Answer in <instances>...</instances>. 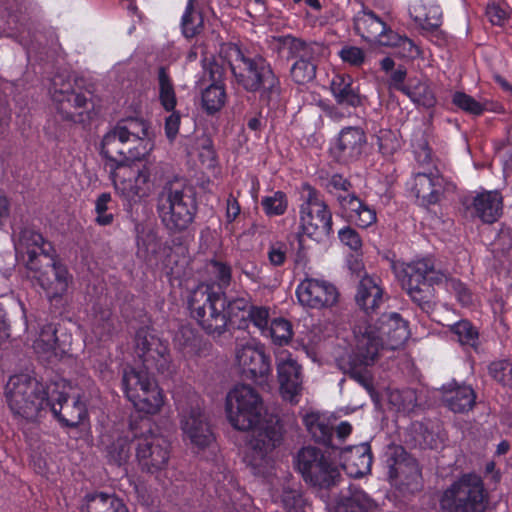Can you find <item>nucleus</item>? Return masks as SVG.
<instances>
[{
  "label": "nucleus",
  "mask_w": 512,
  "mask_h": 512,
  "mask_svg": "<svg viewBox=\"0 0 512 512\" xmlns=\"http://www.w3.org/2000/svg\"><path fill=\"white\" fill-rule=\"evenodd\" d=\"M296 295L303 306L313 309L330 307L337 302L338 291L324 280L304 279L297 287Z\"/></svg>",
  "instance_id": "obj_19"
},
{
  "label": "nucleus",
  "mask_w": 512,
  "mask_h": 512,
  "mask_svg": "<svg viewBox=\"0 0 512 512\" xmlns=\"http://www.w3.org/2000/svg\"><path fill=\"white\" fill-rule=\"evenodd\" d=\"M110 201L111 195L109 193H102L95 202V211L97 213L95 221L101 226L110 225L113 222V214L107 212Z\"/></svg>",
  "instance_id": "obj_58"
},
{
  "label": "nucleus",
  "mask_w": 512,
  "mask_h": 512,
  "mask_svg": "<svg viewBox=\"0 0 512 512\" xmlns=\"http://www.w3.org/2000/svg\"><path fill=\"white\" fill-rule=\"evenodd\" d=\"M162 165L143 166L137 171L135 184L143 188L159 184L156 211L163 226L172 234L182 233L194 222L198 211L197 193L193 185L179 176L163 177Z\"/></svg>",
  "instance_id": "obj_2"
},
{
  "label": "nucleus",
  "mask_w": 512,
  "mask_h": 512,
  "mask_svg": "<svg viewBox=\"0 0 512 512\" xmlns=\"http://www.w3.org/2000/svg\"><path fill=\"white\" fill-rule=\"evenodd\" d=\"M318 62L295 61L290 68V76L298 85L313 81L316 77Z\"/></svg>",
  "instance_id": "obj_51"
},
{
  "label": "nucleus",
  "mask_w": 512,
  "mask_h": 512,
  "mask_svg": "<svg viewBox=\"0 0 512 512\" xmlns=\"http://www.w3.org/2000/svg\"><path fill=\"white\" fill-rule=\"evenodd\" d=\"M115 127L129 138H134L140 147H146L147 152L153 148L154 133L150 124L141 117H127L117 122Z\"/></svg>",
  "instance_id": "obj_31"
},
{
  "label": "nucleus",
  "mask_w": 512,
  "mask_h": 512,
  "mask_svg": "<svg viewBox=\"0 0 512 512\" xmlns=\"http://www.w3.org/2000/svg\"><path fill=\"white\" fill-rule=\"evenodd\" d=\"M115 329L113 314L110 308L101 304L93 306L92 331L103 339L112 334Z\"/></svg>",
  "instance_id": "obj_38"
},
{
  "label": "nucleus",
  "mask_w": 512,
  "mask_h": 512,
  "mask_svg": "<svg viewBox=\"0 0 512 512\" xmlns=\"http://www.w3.org/2000/svg\"><path fill=\"white\" fill-rule=\"evenodd\" d=\"M376 502L361 488L350 485L341 490L333 512H373Z\"/></svg>",
  "instance_id": "obj_28"
},
{
  "label": "nucleus",
  "mask_w": 512,
  "mask_h": 512,
  "mask_svg": "<svg viewBox=\"0 0 512 512\" xmlns=\"http://www.w3.org/2000/svg\"><path fill=\"white\" fill-rule=\"evenodd\" d=\"M115 188L129 200H133L135 197L141 198L148 191V188L136 185L131 180H121L119 183L115 181Z\"/></svg>",
  "instance_id": "obj_60"
},
{
  "label": "nucleus",
  "mask_w": 512,
  "mask_h": 512,
  "mask_svg": "<svg viewBox=\"0 0 512 512\" xmlns=\"http://www.w3.org/2000/svg\"><path fill=\"white\" fill-rule=\"evenodd\" d=\"M434 283L402 286L411 299L425 312L433 309Z\"/></svg>",
  "instance_id": "obj_43"
},
{
  "label": "nucleus",
  "mask_w": 512,
  "mask_h": 512,
  "mask_svg": "<svg viewBox=\"0 0 512 512\" xmlns=\"http://www.w3.org/2000/svg\"><path fill=\"white\" fill-rule=\"evenodd\" d=\"M249 319L264 334L268 328L269 311L265 307L251 306L246 320Z\"/></svg>",
  "instance_id": "obj_62"
},
{
  "label": "nucleus",
  "mask_w": 512,
  "mask_h": 512,
  "mask_svg": "<svg viewBox=\"0 0 512 512\" xmlns=\"http://www.w3.org/2000/svg\"><path fill=\"white\" fill-rule=\"evenodd\" d=\"M122 385L128 400L145 414H156L163 405V396L150 371L144 369H125Z\"/></svg>",
  "instance_id": "obj_12"
},
{
  "label": "nucleus",
  "mask_w": 512,
  "mask_h": 512,
  "mask_svg": "<svg viewBox=\"0 0 512 512\" xmlns=\"http://www.w3.org/2000/svg\"><path fill=\"white\" fill-rule=\"evenodd\" d=\"M188 309L192 319L206 334L219 337L227 330L226 296L210 285L200 284L188 296Z\"/></svg>",
  "instance_id": "obj_4"
},
{
  "label": "nucleus",
  "mask_w": 512,
  "mask_h": 512,
  "mask_svg": "<svg viewBox=\"0 0 512 512\" xmlns=\"http://www.w3.org/2000/svg\"><path fill=\"white\" fill-rule=\"evenodd\" d=\"M415 104L421 105L426 108H431L435 105L436 99L431 88L423 82H418L415 85L409 84V87L404 92Z\"/></svg>",
  "instance_id": "obj_48"
},
{
  "label": "nucleus",
  "mask_w": 512,
  "mask_h": 512,
  "mask_svg": "<svg viewBox=\"0 0 512 512\" xmlns=\"http://www.w3.org/2000/svg\"><path fill=\"white\" fill-rule=\"evenodd\" d=\"M474 214L484 223L496 222L503 211V197L499 191H485L477 194L472 203Z\"/></svg>",
  "instance_id": "obj_29"
},
{
  "label": "nucleus",
  "mask_w": 512,
  "mask_h": 512,
  "mask_svg": "<svg viewBox=\"0 0 512 512\" xmlns=\"http://www.w3.org/2000/svg\"><path fill=\"white\" fill-rule=\"evenodd\" d=\"M47 407L65 426L75 428L86 416L85 404L79 399L69 401L67 395L58 389L57 384L47 386Z\"/></svg>",
  "instance_id": "obj_17"
},
{
  "label": "nucleus",
  "mask_w": 512,
  "mask_h": 512,
  "mask_svg": "<svg viewBox=\"0 0 512 512\" xmlns=\"http://www.w3.org/2000/svg\"><path fill=\"white\" fill-rule=\"evenodd\" d=\"M378 148L383 156L393 155L400 147L395 134L390 130L380 131L378 135Z\"/></svg>",
  "instance_id": "obj_57"
},
{
  "label": "nucleus",
  "mask_w": 512,
  "mask_h": 512,
  "mask_svg": "<svg viewBox=\"0 0 512 512\" xmlns=\"http://www.w3.org/2000/svg\"><path fill=\"white\" fill-rule=\"evenodd\" d=\"M264 334L270 336L275 344L279 346L286 345L293 335L291 323L286 319L276 318L272 320Z\"/></svg>",
  "instance_id": "obj_46"
},
{
  "label": "nucleus",
  "mask_w": 512,
  "mask_h": 512,
  "mask_svg": "<svg viewBox=\"0 0 512 512\" xmlns=\"http://www.w3.org/2000/svg\"><path fill=\"white\" fill-rule=\"evenodd\" d=\"M295 465L304 481L319 490H330L343 481L338 466L319 448L303 447L295 457Z\"/></svg>",
  "instance_id": "obj_8"
},
{
  "label": "nucleus",
  "mask_w": 512,
  "mask_h": 512,
  "mask_svg": "<svg viewBox=\"0 0 512 512\" xmlns=\"http://www.w3.org/2000/svg\"><path fill=\"white\" fill-rule=\"evenodd\" d=\"M251 299L245 294L235 298H226V309L225 313L229 321H233V319H240L243 322H246V317L251 308Z\"/></svg>",
  "instance_id": "obj_47"
},
{
  "label": "nucleus",
  "mask_w": 512,
  "mask_h": 512,
  "mask_svg": "<svg viewBox=\"0 0 512 512\" xmlns=\"http://www.w3.org/2000/svg\"><path fill=\"white\" fill-rule=\"evenodd\" d=\"M339 238L343 244L354 251H358L362 247V240L359 234L350 227L341 229L339 231Z\"/></svg>",
  "instance_id": "obj_64"
},
{
  "label": "nucleus",
  "mask_w": 512,
  "mask_h": 512,
  "mask_svg": "<svg viewBox=\"0 0 512 512\" xmlns=\"http://www.w3.org/2000/svg\"><path fill=\"white\" fill-rule=\"evenodd\" d=\"M367 135L359 126L344 127L338 134L335 151L339 161L352 163L359 161L367 148Z\"/></svg>",
  "instance_id": "obj_22"
},
{
  "label": "nucleus",
  "mask_w": 512,
  "mask_h": 512,
  "mask_svg": "<svg viewBox=\"0 0 512 512\" xmlns=\"http://www.w3.org/2000/svg\"><path fill=\"white\" fill-rule=\"evenodd\" d=\"M261 206L268 216L283 215L288 206L287 196L282 191H276L273 195L263 197Z\"/></svg>",
  "instance_id": "obj_52"
},
{
  "label": "nucleus",
  "mask_w": 512,
  "mask_h": 512,
  "mask_svg": "<svg viewBox=\"0 0 512 512\" xmlns=\"http://www.w3.org/2000/svg\"><path fill=\"white\" fill-rule=\"evenodd\" d=\"M443 401L454 413H467L476 403V394L469 385L448 384L444 387Z\"/></svg>",
  "instance_id": "obj_30"
},
{
  "label": "nucleus",
  "mask_w": 512,
  "mask_h": 512,
  "mask_svg": "<svg viewBox=\"0 0 512 512\" xmlns=\"http://www.w3.org/2000/svg\"><path fill=\"white\" fill-rule=\"evenodd\" d=\"M128 436H119L105 447V457L108 463L121 466L131 455V443Z\"/></svg>",
  "instance_id": "obj_39"
},
{
  "label": "nucleus",
  "mask_w": 512,
  "mask_h": 512,
  "mask_svg": "<svg viewBox=\"0 0 512 512\" xmlns=\"http://www.w3.org/2000/svg\"><path fill=\"white\" fill-rule=\"evenodd\" d=\"M46 245L52 244L46 241L40 233L32 229H24L20 233L16 250L18 253L23 254V256H29L32 254L30 253L31 251L36 253L42 252V249H45Z\"/></svg>",
  "instance_id": "obj_40"
},
{
  "label": "nucleus",
  "mask_w": 512,
  "mask_h": 512,
  "mask_svg": "<svg viewBox=\"0 0 512 512\" xmlns=\"http://www.w3.org/2000/svg\"><path fill=\"white\" fill-rule=\"evenodd\" d=\"M57 115L74 124L89 123L95 116L94 103L84 93L77 92L69 77L56 74L50 88Z\"/></svg>",
  "instance_id": "obj_7"
},
{
  "label": "nucleus",
  "mask_w": 512,
  "mask_h": 512,
  "mask_svg": "<svg viewBox=\"0 0 512 512\" xmlns=\"http://www.w3.org/2000/svg\"><path fill=\"white\" fill-rule=\"evenodd\" d=\"M304 202L300 209L303 231L310 237L322 239L332 232V214L320 193L309 184L302 186Z\"/></svg>",
  "instance_id": "obj_13"
},
{
  "label": "nucleus",
  "mask_w": 512,
  "mask_h": 512,
  "mask_svg": "<svg viewBox=\"0 0 512 512\" xmlns=\"http://www.w3.org/2000/svg\"><path fill=\"white\" fill-rule=\"evenodd\" d=\"M330 88L337 104L353 108L362 105L363 98L359 88L354 85L349 75H336L331 81Z\"/></svg>",
  "instance_id": "obj_33"
},
{
  "label": "nucleus",
  "mask_w": 512,
  "mask_h": 512,
  "mask_svg": "<svg viewBox=\"0 0 512 512\" xmlns=\"http://www.w3.org/2000/svg\"><path fill=\"white\" fill-rule=\"evenodd\" d=\"M438 502L440 512H485L488 493L479 475L466 473L441 492Z\"/></svg>",
  "instance_id": "obj_5"
},
{
  "label": "nucleus",
  "mask_w": 512,
  "mask_h": 512,
  "mask_svg": "<svg viewBox=\"0 0 512 512\" xmlns=\"http://www.w3.org/2000/svg\"><path fill=\"white\" fill-rule=\"evenodd\" d=\"M136 353L143 368L169 377L176 372L167 342L162 341L147 329H139L135 336Z\"/></svg>",
  "instance_id": "obj_14"
},
{
  "label": "nucleus",
  "mask_w": 512,
  "mask_h": 512,
  "mask_svg": "<svg viewBox=\"0 0 512 512\" xmlns=\"http://www.w3.org/2000/svg\"><path fill=\"white\" fill-rule=\"evenodd\" d=\"M6 399L15 416L33 421L47 407V387L27 374L14 375L6 385Z\"/></svg>",
  "instance_id": "obj_6"
},
{
  "label": "nucleus",
  "mask_w": 512,
  "mask_h": 512,
  "mask_svg": "<svg viewBox=\"0 0 512 512\" xmlns=\"http://www.w3.org/2000/svg\"><path fill=\"white\" fill-rule=\"evenodd\" d=\"M340 459L343 469L350 476L362 477L371 470V447L368 443L346 447L341 450Z\"/></svg>",
  "instance_id": "obj_24"
},
{
  "label": "nucleus",
  "mask_w": 512,
  "mask_h": 512,
  "mask_svg": "<svg viewBox=\"0 0 512 512\" xmlns=\"http://www.w3.org/2000/svg\"><path fill=\"white\" fill-rule=\"evenodd\" d=\"M452 102L458 108L475 116L481 115L487 109L485 104L476 101L472 96L464 92H455Z\"/></svg>",
  "instance_id": "obj_54"
},
{
  "label": "nucleus",
  "mask_w": 512,
  "mask_h": 512,
  "mask_svg": "<svg viewBox=\"0 0 512 512\" xmlns=\"http://www.w3.org/2000/svg\"><path fill=\"white\" fill-rule=\"evenodd\" d=\"M236 360L242 376L257 380L265 378L271 372L270 358L261 347L243 345L236 349Z\"/></svg>",
  "instance_id": "obj_23"
},
{
  "label": "nucleus",
  "mask_w": 512,
  "mask_h": 512,
  "mask_svg": "<svg viewBox=\"0 0 512 512\" xmlns=\"http://www.w3.org/2000/svg\"><path fill=\"white\" fill-rule=\"evenodd\" d=\"M385 464L389 479L399 480L403 484L417 483L421 477V469L417 460L400 445H389L385 452Z\"/></svg>",
  "instance_id": "obj_16"
},
{
  "label": "nucleus",
  "mask_w": 512,
  "mask_h": 512,
  "mask_svg": "<svg viewBox=\"0 0 512 512\" xmlns=\"http://www.w3.org/2000/svg\"><path fill=\"white\" fill-rule=\"evenodd\" d=\"M421 5L414 6L411 15L414 21L418 23L422 29L428 31H436L441 26V15L437 7L431 8L428 13H423Z\"/></svg>",
  "instance_id": "obj_50"
},
{
  "label": "nucleus",
  "mask_w": 512,
  "mask_h": 512,
  "mask_svg": "<svg viewBox=\"0 0 512 512\" xmlns=\"http://www.w3.org/2000/svg\"><path fill=\"white\" fill-rule=\"evenodd\" d=\"M451 332L457 341L463 345L477 350L479 345L478 330L468 320H461L451 326Z\"/></svg>",
  "instance_id": "obj_44"
},
{
  "label": "nucleus",
  "mask_w": 512,
  "mask_h": 512,
  "mask_svg": "<svg viewBox=\"0 0 512 512\" xmlns=\"http://www.w3.org/2000/svg\"><path fill=\"white\" fill-rule=\"evenodd\" d=\"M278 381L283 398L297 403L302 386L301 366L293 359L288 358L277 364Z\"/></svg>",
  "instance_id": "obj_25"
},
{
  "label": "nucleus",
  "mask_w": 512,
  "mask_h": 512,
  "mask_svg": "<svg viewBox=\"0 0 512 512\" xmlns=\"http://www.w3.org/2000/svg\"><path fill=\"white\" fill-rule=\"evenodd\" d=\"M231 51L229 67L234 83L248 93H258L266 106L277 103L282 94L281 81L270 62L261 54L238 46Z\"/></svg>",
  "instance_id": "obj_3"
},
{
  "label": "nucleus",
  "mask_w": 512,
  "mask_h": 512,
  "mask_svg": "<svg viewBox=\"0 0 512 512\" xmlns=\"http://www.w3.org/2000/svg\"><path fill=\"white\" fill-rule=\"evenodd\" d=\"M252 429L250 451L246 455V460L252 473L261 475L270 464L269 454L283 442L284 427L279 418L270 417Z\"/></svg>",
  "instance_id": "obj_11"
},
{
  "label": "nucleus",
  "mask_w": 512,
  "mask_h": 512,
  "mask_svg": "<svg viewBox=\"0 0 512 512\" xmlns=\"http://www.w3.org/2000/svg\"><path fill=\"white\" fill-rule=\"evenodd\" d=\"M181 428L190 443L200 450L207 448L215 440L208 418L198 405L182 413Z\"/></svg>",
  "instance_id": "obj_18"
},
{
  "label": "nucleus",
  "mask_w": 512,
  "mask_h": 512,
  "mask_svg": "<svg viewBox=\"0 0 512 512\" xmlns=\"http://www.w3.org/2000/svg\"><path fill=\"white\" fill-rule=\"evenodd\" d=\"M159 100L166 111H173L177 104L174 86L167 69L164 66L158 69Z\"/></svg>",
  "instance_id": "obj_41"
},
{
  "label": "nucleus",
  "mask_w": 512,
  "mask_h": 512,
  "mask_svg": "<svg viewBox=\"0 0 512 512\" xmlns=\"http://www.w3.org/2000/svg\"><path fill=\"white\" fill-rule=\"evenodd\" d=\"M277 52L287 60L295 59L302 62H319L325 51V46L318 42H306L292 35H284L275 38Z\"/></svg>",
  "instance_id": "obj_21"
},
{
  "label": "nucleus",
  "mask_w": 512,
  "mask_h": 512,
  "mask_svg": "<svg viewBox=\"0 0 512 512\" xmlns=\"http://www.w3.org/2000/svg\"><path fill=\"white\" fill-rule=\"evenodd\" d=\"M354 29L367 42H376L386 31V23L373 11L364 10L355 17Z\"/></svg>",
  "instance_id": "obj_34"
},
{
  "label": "nucleus",
  "mask_w": 512,
  "mask_h": 512,
  "mask_svg": "<svg viewBox=\"0 0 512 512\" xmlns=\"http://www.w3.org/2000/svg\"><path fill=\"white\" fill-rule=\"evenodd\" d=\"M443 282H445L446 288L453 291L457 295L459 301L463 304H469L472 301L469 289L460 280L449 277V275L446 274Z\"/></svg>",
  "instance_id": "obj_61"
},
{
  "label": "nucleus",
  "mask_w": 512,
  "mask_h": 512,
  "mask_svg": "<svg viewBox=\"0 0 512 512\" xmlns=\"http://www.w3.org/2000/svg\"><path fill=\"white\" fill-rule=\"evenodd\" d=\"M212 274L215 276L218 281V285L220 288H226L230 285L231 282V267L218 260H211L209 263Z\"/></svg>",
  "instance_id": "obj_59"
},
{
  "label": "nucleus",
  "mask_w": 512,
  "mask_h": 512,
  "mask_svg": "<svg viewBox=\"0 0 512 512\" xmlns=\"http://www.w3.org/2000/svg\"><path fill=\"white\" fill-rule=\"evenodd\" d=\"M341 59L354 66H360L365 59V55L362 49L354 46L344 47L339 52Z\"/></svg>",
  "instance_id": "obj_63"
},
{
  "label": "nucleus",
  "mask_w": 512,
  "mask_h": 512,
  "mask_svg": "<svg viewBox=\"0 0 512 512\" xmlns=\"http://www.w3.org/2000/svg\"><path fill=\"white\" fill-rule=\"evenodd\" d=\"M490 375L504 386L512 387V363L507 360L492 362L489 366Z\"/></svg>",
  "instance_id": "obj_55"
},
{
  "label": "nucleus",
  "mask_w": 512,
  "mask_h": 512,
  "mask_svg": "<svg viewBox=\"0 0 512 512\" xmlns=\"http://www.w3.org/2000/svg\"><path fill=\"white\" fill-rule=\"evenodd\" d=\"M387 299L388 297H385L382 287L375 279L365 276L360 280L355 300L367 315L377 314Z\"/></svg>",
  "instance_id": "obj_27"
},
{
  "label": "nucleus",
  "mask_w": 512,
  "mask_h": 512,
  "mask_svg": "<svg viewBox=\"0 0 512 512\" xmlns=\"http://www.w3.org/2000/svg\"><path fill=\"white\" fill-rule=\"evenodd\" d=\"M400 279L402 286L419 284L442 283L446 273L436 271L429 259H421L407 264L401 271Z\"/></svg>",
  "instance_id": "obj_26"
},
{
  "label": "nucleus",
  "mask_w": 512,
  "mask_h": 512,
  "mask_svg": "<svg viewBox=\"0 0 512 512\" xmlns=\"http://www.w3.org/2000/svg\"><path fill=\"white\" fill-rule=\"evenodd\" d=\"M46 262L45 271L36 276V280L45 291L48 300L52 304H58L67 293L72 276L67 267L56 259H47Z\"/></svg>",
  "instance_id": "obj_20"
},
{
  "label": "nucleus",
  "mask_w": 512,
  "mask_h": 512,
  "mask_svg": "<svg viewBox=\"0 0 512 512\" xmlns=\"http://www.w3.org/2000/svg\"><path fill=\"white\" fill-rule=\"evenodd\" d=\"M263 400L250 385H236L226 397V412L230 424L237 430L248 431L260 423Z\"/></svg>",
  "instance_id": "obj_9"
},
{
  "label": "nucleus",
  "mask_w": 512,
  "mask_h": 512,
  "mask_svg": "<svg viewBox=\"0 0 512 512\" xmlns=\"http://www.w3.org/2000/svg\"><path fill=\"white\" fill-rule=\"evenodd\" d=\"M194 1L189 0L182 17V32L186 38H193L199 34L203 27V17L194 9Z\"/></svg>",
  "instance_id": "obj_45"
},
{
  "label": "nucleus",
  "mask_w": 512,
  "mask_h": 512,
  "mask_svg": "<svg viewBox=\"0 0 512 512\" xmlns=\"http://www.w3.org/2000/svg\"><path fill=\"white\" fill-rule=\"evenodd\" d=\"M82 512H128V509L115 494L100 492L85 497Z\"/></svg>",
  "instance_id": "obj_35"
},
{
  "label": "nucleus",
  "mask_w": 512,
  "mask_h": 512,
  "mask_svg": "<svg viewBox=\"0 0 512 512\" xmlns=\"http://www.w3.org/2000/svg\"><path fill=\"white\" fill-rule=\"evenodd\" d=\"M338 202L350 222H353L359 210L365 205L355 194L339 195Z\"/></svg>",
  "instance_id": "obj_56"
},
{
  "label": "nucleus",
  "mask_w": 512,
  "mask_h": 512,
  "mask_svg": "<svg viewBox=\"0 0 512 512\" xmlns=\"http://www.w3.org/2000/svg\"><path fill=\"white\" fill-rule=\"evenodd\" d=\"M30 253L32 254L25 259V266L33 272V277L36 279V276L45 271L47 259H56V252L52 245H46L42 252L36 253L31 251Z\"/></svg>",
  "instance_id": "obj_49"
},
{
  "label": "nucleus",
  "mask_w": 512,
  "mask_h": 512,
  "mask_svg": "<svg viewBox=\"0 0 512 512\" xmlns=\"http://www.w3.org/2000/svg\"><path fill=\"white\" fill-rule=\"evenodd\" d=\"M226 93L224 85L211 83L202 92V107L208 114L218 112L225 104Z\"/></svg>",
  "instance_id": "obj_42"
},
{
  "label": "nucleus",
  "mask_w": 512,
  "mask_h": 512,
  "mask_svg": "<svg viewBox=\"0 0 512 512\" xmlns=\"http://www.w3.org/2000/svg\"><path fill=\"white\" fill-rule=\"evenodd\" d=\"M136 440V457L143 472L155 474L168 465L170 458L169 442L161 435L153 433L151 422L142 420L139 428L131 426Z\"/></svg>",
  "instance_id": "obj_10"
},
{
  "label": "nucleus",
  "mask_w": 512,
  "mask_h": 512,
  "mask_svg": "<svg viewBox=\"0 0 512 512\" xmlns=\"http://www.w3.org/2000/svg\"><path fill=\"white\" fill-rule=\"evenodd\" d=\"M409 338L407 322L396 312L383 313L374 324L357 336L352 353L337 360L339 369L363 386L371 395L374 392L371 367L380 348L396 350Z\"/></svg>",
  "instance_id": "obj_1"
},
{
  "label": "nucleus",
  "mask_w": 512,
  "mask_h": 512,
  "mask_svg": "<svg viewBox=\"0 0 512 512\" xmlns=\"http://www.w3.org/2000/svg\"><path fill=\"white\" fill-rule=\"evenodd\" d=\"M304 425L315 442L326 446L332 445L333 427L328 419L316 412L307 413L303 417Z\"/></svg>",
  "instance_id": "obj_36"
},
{
  "label": "nucleus",
  "mask_w": 512,
  "mask_h": 512,
  "mask_svg": "<svg viewBox=\"0 0 512 512\" xmlns=\"http://www.w3.org/2000/svg\"><path fill=\"white\" fill-rule=\"evenodd\" d=\"M135 141L114 127L104 135L101 153L113 164L112 167L124 166L130 161L140 160L148 153L146 147H140Z\"/></svg>",
  "instance_id": "obj_15"
},
{
  "label": "nucleus",
  "mask_w": 512,
  "mask_h": 512,
  "mask_svg": "<svg viewBox=\"0 0 512 512\" xmlns=\"http://www.w3.org/2000/svg\"><path fill=\"white\" fill-rule=\"evenodd\" d=\"M280 497L284 509L288 512H299L304 506V498L298 486H283Z\"/></svg>",
  "instance_id": "obj_53"
},
{
  "label": "nucleus",
  "mask_w": 512,
  "mask_h": 512,
  "mask_svg": "<svg viewBox=\"0 0 512 512\" xmlns=\"http://www.w3.org/2000/svg\"><path fill=\"white\" fill-rule=\"evenodd\" d=\"M56 326L52 323L46 324L41 328L39 337L34 341L33 348L37 354L49 359L56 356V350L60 347L57 338Z\"/></svg>",
  "instance_id": "obj_37"
},
{
  "label": "nucleus",
  "mask_w": 512,
  "mask_h": 512,
  "mask_svg": "<svg viewBox=\"0 0 512 512\" xmlns=\"http://www.w3.org/2000/svg\"><path fill=\"white\" fill-rule=\"evenodd\" d=\"M443 178L439 175L418 172L414 177L413 190L417 198L427 204H435L443 193Z\"/></svg>",
  "instance_id": "obj_32"
}]
</instances>
